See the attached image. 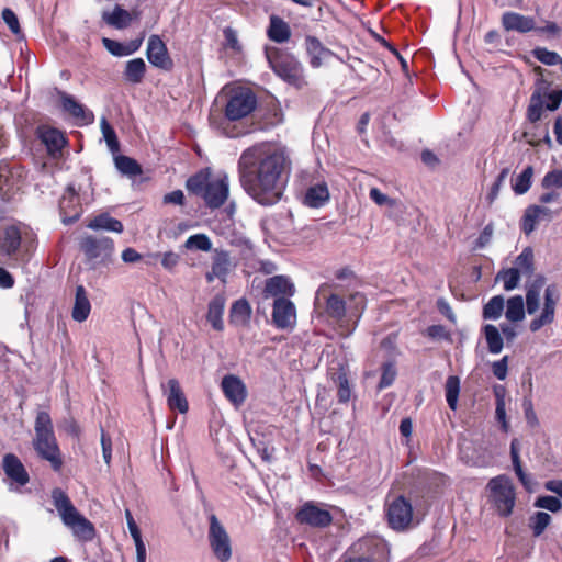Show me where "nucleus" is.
Masks as SVG:
<instances>
[{
	"label": "nucleus",
	"mask_w": 562,
	"mask_h": 562,
	"mask_svg": "<svg viewBox=\"0 0 562 562\" xmlns=\"http://www.w3.org/2000/svg\"><path fill=\"white\" fill-rule=\"evenodd\" d=\"M286 157L271 143L248 148V194L262 205L277 203L282 195L281 175Z\"/></svg>",
	"instance_id": "nucleus-1"
},
{
	"label": "nucleus",
	"mask_w": 562,
	"mask_h": 562,
	"mask_svg": "<svg viewBox=\"0 0 562 562\" xmlns=\"http://www.w3.org/2000/svg\"><path fill=\"white\" fill-rule=\"evenodd\" d=\"M525 290L526 308L522 296L514 295L505 303V317L510 323H518L525 319L526 312L529 315H536L529 323V330L537 333L542 327L553 324L560 301V291L557 284H547L543 274L527 280Z\"/></svg>",
	"instance_id": "nucleus-2"
},
{
	"label": "nucleus",
	"mask_w": 562,
	"mask_h": 562,
	"mask_svg": "<svg viewBox=\"0 0 562 562\" xmlns=\"http://www.w3.org/2000/svg\"><path fill=\"white\" fill-rule=\"evenodd\" d=\"M246 86L241 81L226 83L217 93L209 115L212 127L227 137L246 133Z\"/></svg>",
	"instance_id": "nucleus-3"
},
{
	"label": "nucleus",
	"mask_w": 562,
	"mask_h": 562,
	"mask_svg": "<svg viewBox=\"0 0 562 562\" xmlns=\"http://www.w3.org/2000/svg\"><path fill=\"white\" fill-rule=\"evenodd\" d=\"M336 289L337 284L335 283H322L315 294V308L319 311L321 315H325L336 323H341L347 313L350 318L358 319L366 307V296L360 292L350 294L349 300L353 305L347 308L345 300L336 293Z\"/></svg>",
	"instance_id": "nucleus-4"
},
{
	"label": "nucleus",
	"mask_w": 562,
	"mask_h": 562,
	"mask_svg": "<svg viewBox=\"0 0 562 562\" xmlns=\"http://www.w3.org/2000/svg\"><path fill=\"white\" fill-rule=\"evenodd\" d=\"M186 189L192 195L201 198L209 209H218L228 198V181L226 177L212 179V170L205 167L190 176Z\"/></svg>",
	"instance_id": "nucleus-5"
},
{
	"label": "nucleus",
	"mask_w": 562,
	"mask_h": 562,
	"mask_svg": "<svg viewBox=\"0 0 562 562\" xmlns=\"http://www.w3.org/2000/svg\"><path fill=\"white\" fill-rule=\"evenodd\" d=\"M35 436L32 445L37 456L47 462L55 472H60L64 467L63 453L57 442L50 415L38 412L34 425Z\"/></svg>",
	"instance_id": "nucleus-6"
},
{
	"label": "nucleus",
	"mask_w": 562,
	"mask_h": 562,
	"mask_svg": "<svg viewBox=\"0 0 562 562\" xmlns=\"http://www.w3.org/2000/svg\"><path fill=\"white\" fill-rule=\"evenodd\" d=\"M52 501L63 522L71 528L79 540L87 542L94 538L95 528L93 524L77 510L65 491L60 487L53 488Z\"/></svg>",
	"instance_id": "nucleus-7"
},
{
	"label": "nucleus",
	"mask_w": 562,
	"mask_h": 562,
	"mask_svg": "<svg viewBox=\"0 0 562 562\" xmlns=\"http://www.w3.org/2000/svg\"><path fill=\"white\" fill-rule=\"evenodd\" d=\"M282 121L278 101L272 95L258 100L248 89V134L269 130Z\"/></svg>",
	"instance_id": "nucleus-8"
},
{
	"label": "nucleus",
	"mask_w": 562,
	"mask_h": 562,
	"mask_svg": "<svg viewBox=\"0 0 562 562\" xmlns=\"http://www.w3.org/2000/svg\"><path fill=\"white\" fill-rule=\"evenodd\" d=\"M266 56L273 72L286 83L302 89L307 85L304 68L297 58L282 48H269Z\"/></svg>",
	"instance_id": "nucleus-9"
},
{
	"label": "nucleus",
	"mask_w": 562,
	"mask_h": 562,
	"mask_svg": "<svg viewBox=\"0 0 562 562\" xmlns=\"http://www.w3.org/2000/svg\"><path fill=\"white\" fill-rule=\"evenodd\" d=\"M386 542L376 537H364L355 542L340 562H385L389 558Z\"/></svg>",
	"instance_id": "nucleus-10"
},
{
	"label": "nucleus",
	"mask_w": 562,
	"mask_h": 562,
	"mask_svg": "<svg viewBox=\"0 0 562 562\" xmlns=\"http://www.w3.org/2000/svg\"><path fill=\"white\" fill-rule=\"evenodd\" d=\"M487 487L498 514L503 517L509 516L516 499L510 480L506 475H498L490 480Z\"/></svg>",
	"instance_id": "nucleus-11"
},
{
	"label": "nucleus",
	"mask_w": 562,
	"mask_h": 562,
	"mask_svg": "<svg viewBox=\"0 0 562 562\" xmlns=\"http://www.w3.org/2000/svg\"><path fill=\"white\" fill-rule=\"evenodd\" d=\"M80 250L88 261L106 265L114 252V241L110 237L88 235L80 240Z\"/></svg>",
	"instance_id": "nucleus-12"
},
{
	"label": "nucleus",
	"mask_w": 562,
	"mask_h": 562,
	"mask_svg": "<svg viewBox=\"0 0 562 562\" xmlns=\"http://www.w3.org/2000/svg\"><path fill=\"white\" fill-rule=\"evenodd\" d=\"M385 515L389 526L396 531L406 530L413 520V506L411 502L400 495L387 498L385 502Z\"/></svg>",
	"instance_id": "nucleus-13"
},
{
	"label": "nucleus",
	"mask_w": 562,
	"mask_h": 562,
	"mask_svg": "<svg viewBox=\"0 0 562 562\" xmlns=\"http://www.w3.org/2000/svg\"><path fill=\"white\" fill-rule=\"evenodd\" d=\"M209 520L207 538L212 552L220 562H227L232 557L229 536L215 514H211Z\"/></svg>",
	"instance_id": "nucleus-14"
},
{
	"label": "nucleus",
	"mask_w": 562,
	"mask_h": 562,
	"mask_svg": "<svg viewBox=\"0 0 562 562\" xmlns=\"http://www.w3.org/2000/svg\"><path fill=\"white\" fill-rule=\"evenodd\" d=\"M295 519L301 525H307L313 528H325L333 522L331 514L314 502H306L296 512Z\"/></svg>",
	"instance_id": "nucleus-15"
},
{
	"label": "nucleus",
	"mask_w": 562,
	"mask_h": 562,
	"mask_svg": "<svg viewBox=\"0 0 562 562\" xmlns=\"http://www.w3.org/2000/svg\"><path fill=\"white\" fill-rule=\"evenodd\" d=\"M22 244V231L20 224H11L0 231V257L5 260H18V254Z\"/></svg>",
	"instance_id": "nucleus-16"
},
{
	"label": "nucleus",
	"mask_w": 562,
	"mask_h": 562,
	"mask_svg": "<svg viewBox=\"0 0 562 562\" xmlns=\"http://www.w3.org/2000/svg\"><path fill=\"white\" fill-rule=\"evenodd\" d=\"M271 317L277 328H291L296 323V307L290 299L277 297L273 300Z\"/></svg>",
	"instance_id": "nucleus-17"
},
{
	"label": "nucleus",
	"mask_w": 562,
	"mask_h": 562,
	"mask_svg": "<svg viewBox=\"0 0 562 562\" xmlns=\"http://www.w3.org/2000/svg\"><path fill=\"white\" fill-rule=\"evenodd\" d=\"M146 56L148 61L165 71L173 68V60L170 57L167 46L159 35H151L148 38Z\"/></svg>",
	"instance_id": "nucleus-18"
},
{
	"label": "nucleus",
	"mask_w": 562,
	"mask_h": 562,
	"mask_svg": "<svg viewBox=\"0 0 562 562\" xmlns=\"http://www.w3.org/2000/svg\"><path fill=\"white\" fill-rule=\"evenodd\" d=\"M60 214L65 224H72L82 213L79 193L74 184H68L59 201Z\"/></svg>",
	"instance_id": "nucleus-19"
},
{
	"label": "nucleus",
	"mask_w": 562,
	"mask_h": 562,
	"mask_svg": "<svg viewBox=\"0 0 562 562\" xmlns=\"http://www.w3.org/2000/svg\"><path fill=\"white\" fill-rule=\"evenodd\" d=\"M61 109L69 114L77 125H88L94 122V114L83 104L79 103L72 95L59 92Z\"/></svg>",
	"instance_id": "nucleus-20"
},
{
	"label": "nucleus",
	"mask_w": 562,
	"mask_h": 562,
	"mask_svg": "<svg viewBox=\"0 0 562 562\" xmlns=\"http://www.w3.org/2000/svg\"><path fill=\"white\" fill-rule=\"evenodd\" d=\"M37 137L45 145L47 154L54 158L61 155V150L67 144L65 134L55 127L40 126Z\"/></svg>",
	"instance_id": "nucleus-21"
},
{
	"label": "nucleus",
	"mask_w": 562,
	"mask_h": 562,
	"mask_svg": "<svg viewBox=\"0 0 562 562\" xmlns=\"http://www.w3.org/2000/svg\"><path fill=\"white\" fill-rule=\"evenodd\" d=\"M295 285L288 276L279 274L270 277L266 280L263 296L265 297H286L290 299L295 294Z\"/></svg>",
	"instance_id": "nucleus-22"
},
{
	"label": "nucleus",
	"mask_w": 562,
	"mask_h": 562,
	"mask_svg": "<svg viewBox=\"0 0 562 562\" xmlns=\"http://www.w3.org/2000/svg\"><path fill=\"white\" fill-rule=\"evenodd\" d=\"M161 387L170 411H177L180 414H186L189 411L188 400L177 379H169Z\"/></svg>",
	"instance_id": "nucleus-23"
},
{
	"label": "nucleus",
	"mask_w": 562,
	"mask_h": 562,
	"mask_svg": "<svg viewBox=\"0 0 562 562\" xmlns=\"http://www.w3.org/2000/svg\"><path fill=\"white\" fill-rule=\"evenodd\" d=\"M2 469L7 477L18 486H24L30 482V475L14 453H7L2 459Z\"/></svg>",
	"instance_id": "nucleus-24"
},
{
	"label": "nucleus",
	"mask_w": 562,
	"mask_h": 562,
	"mask_svg": "<svg viewBox=\"0 0 562 562\" xmlns=\"http://www.w3.org/2000/svg\"><path fill=\"white\" fill-rule=\"evenodd\" d=\"M552 218V211L543 205H530L525 210L521 218V229L526 235H530L540 221Z\"/></svg>",
	"instance_id": "nucleus-25"
},
{
	"label": "nucleus",
	"mask_w": 562,
	"mask_h": 562,
	"mask_svg": "<svg viewBox=\"0 0 562 562\" xmlns=\"http://www.w3.org/2000/svg\"><path fill=\"white\" fill-rule=\"evenodd\" d=\"M265 229L276 240L284 241L292 229V221L289 215L279 214L263 222Z\"/></svg>",
	"instance_id": "nucleus-26"
},
{
	"label": "nucleus",
	"mask_w": 562,
	"mask_h": 562,
	"mask_svg": "<svg viewBox=\"0 0 562 562\" xmlns=\"http://www.w3.org/2000/svg\"><path fill=\"white\" fill-rule=\"evenodd\" d=\"M502 25L506 31L527 33L536 30L535 19L517 12H505L502 15Z\"/></svg>",
	"instance_id": "nucleus-27"
},
{
	"label": "nucleus",
	"mask_w": 562,
	"mask_h": 562,
	"mask_svg": "<svg viewBox=\"0 0 562 562\" xmlns=\"http://www.w3.org/2000/svg\"><path fill=\"white\" fill-rule=\"evenodd\" d=\"M222 390L224 395L235 406H239L245 400V385L243 381L235 375H225L222 380Z\"/></svg>",
	"instance_id": "nucleus-28"
},
{
	"label": "nucleus",
	"mask_w": 562,
	"mask_h": 562,
	"mask_svg": "<svg viewBox=\"0 0 562 562\" xmlns=\"http://www.w3.org/2000/svg\"><path fill=\"white\" fill-rule=\"evenodd\" d=\"M305 46L310 56V64L313 68L321 67L323 61L331 55V52L324 47L315 36H307L305 38Z\"/></svg>",
	"instance_id": "nucleus-29"
},
{
	"label": "nucleus",
	"mask_w": 562,
	"mask_h": 562,
	"mask_svg": "<svg viewBox=\"0 0 562 562\" xmlns=\"http://www.w3.org/2000/svg\"><path fill=\"white\" fill-rule=\"evenodd\" d=\"M134 16L131 12L123 9L121 5L115 4L112 12L104 11L102 20L110 26L117 30L126 29L131 25Z\"/></svg>",
	"instance_id": "nucleus-30"
},
{
	"label": "nucleus",
	"mask_w": 562,
	"mask_h": 562,
	"mask_svg": "<svg viewBox=\"0 0 562 562\" xmlns=\"http://www.w3.org/2000/svg\"><path fill=\"white\" fill-rule=\"evenodd\" d=\"M225 307V297L222 294H216L209 303L206 319L213 329L221 331L224 328L223 313Z\"/></svg>",
	"instance_id": "nucleus-31"
},
{
	"label": "nucleus",
	"mask_w": 562,
	"mask_h": 562,
	"mask_svg": "<svg viewBox=\"0 0 562 562\" xmlns=\"http://www.w3.org/2000/svg\"><path fill=\"white\" fill-rule=\"evenodd\" d=\"M91 304L88 299L86 289L83 285H77L75 303L71 312V316L76 322H85L90 314Z\"/></svg>",
	"instance_id": "nucleus-32"
},
{
	"label": "nucleus",
	"mask_w": 562,
	"mask_h": 562,
	"mask_svg": "<svg viewBox=\"0 0 562 562\" xmlns=\"http://www.w3.org/2000/svg\"><path fill=\"white\" fill-rule=\"evenodd\" d=\"M329 200V191L325 182L310 187L304 196V203L310 207H321Z\"/></svg>",
	"instance_id": "nucleus-33"
},
{
	"label": "nucleus",
	"mask_w": 562,
	"mask_h": 562,
	"mask_svg": "<svg viewBox=\"0 0 562 562\" xmlns=\"http://www.w3.org/2000/svg\"><path fill=\"white\" fill-rule=\"evenodd\" d=\"M268 36L276 43L288 42L291 37V29L289 24L277 15L270 16Z\"/></svg>",
	"instance_id": "nucleus-34"
},
{
	"label": "nucleus",
	"mask_w": 562,
	"mask_h": 562,
	"mask_svg": "<svg viewBox=\"0 0 562 562\" xmlns=\"http://www.w3.org/2000/svg\"><path fill=\"white\" fill-rule=\"evenodd\" d=\"M146 64L143 58L137 57L126 63L123 71L125 81L137 85L140 83L146 75Z\"/></svg>",
	"instance_id": "nucleus-35"
},
{
	"label": "nucleus",
	"mask_w": 562,
	"mask_h": 562,
	"mask_svg": "<svg viewBox=\"0 0 562 562\" xmlns=\"http://www.w3.org/2000/svg\"><path fill=\"white\" fill-rule=\"evenodd\" d=\"M87 227L94 231L105 229L115 233H122L124 229L122 222L110 216L108 213H102L91 218L87 223Z\"/></svg>",
	"instance_id": "nucleus-36"
},
{
	"label": "nucleus",
	"mask_w": 562,
	"mask_h": 562,
	"mask_svg": "<svg viewBox=\"0 0 562 562\" xmlns=\"http://www.w3.org/2000/svg\"><path fill=\"white\" fill-rule=\"evenodd\" d=\"M514 268L524 277L531 280L537 274L535 272L533 251L530 247H526L515 259Z\"/></svg>",
	"instance_id": "nucleus-37"
},
{
	"label": "nucleus",
	"mask_w": 562,
	"mask_h": 562,
	"mask_svg": "<svg viewBox=\"0 0 562 562\" xmlns=\"http://www.w3.org/2000/svg\"><path fill=\"white\" fill-rule=\"evenodd\" d=\"M125 517L130 533L135 542L137 562H146V547L142 539L140 530L130 509H125Z\"/></svg>",
	"instance_id": "nucleus-38"
},
{
	"label": "nucleus",
	"mask_w": 562,
	"mask_h": 562,
	"mask_svg": "<svg viewBox=\"0 0 562 562\" xmlns=\"http://www.w3.org/2000/svg\"><path fill=\"white\" fill-rule=\"evenodd\" d=\"M330 380L337 386V396L340 403L349 402L351 397V389L347 378V373L342 368L330 372Z\"/></svg>",
	"instance_id": "nucleus-39"
},
{
	"label": "nucleus",
	"mask_w": 562,
	"mask_h": 562,
	"mask_svg": "<svg viewBox=\"0 0 562 562\" xmlns=\"http://www.w3.org/2000/svg\"><path fill=\"white\" fill-rule=\"evenodd\" d=\"M483 334L491 353L497 355L503 350L504 341L498 328L492 324L483 327Z\"/></svg>",
	"instance_id": "nucleus-40"
},
{
	"label": "nucleus",
	"mask_w": 562,
	"mask_h": 562,
	"mask_svg": "<svg viewBox=\"0 0 562 562\" xmlns=\"http://www.w3.org/2000/svg\"><path fill=\"white\" fill-rule=\"evenodd\" d=\"M552 517L546 512H536L528 519V527L530 528L535 538L540 537L544 530L550 526Z\"/></svg>",
	"instance_id": "nucleus-41"
},
{
	"label": "nucleus",
	"mask_w": 562,
	"mask_h": 562,
	"mask_svg": "<svg viewBox=\"0 0 562 562\" xmlns=\"http://www.w3.org/2000/svg\"><path fill=\"white\" fill-rule=\"evenodd\" d=\"M115 167L122 175L128 177H137L143 173L142 166L134 158L124 155L115 157Z\"/></svg>",
	"instance_id": "nucleus-42"
},
{
	"label": "nucleus",
	"mask_w": 562,
	"mask_h": 562,
	"mask_svg": "<svg viewBox=\"0 0 562 562\" xmlns=\"http://www.w3.org/2000/svg\"><path fill=\"white\" fill-rule=\"evenodd\" d=\"M510 457H512L514 471H515L518 480L526 488H529L530 479L522 470L520 457H519V440L516 438L513 439L510 442Z\"/></svg>",
	"instance_id": "nucleus-43"
},
{
	"label": "nucleus",
	"mask_w": 562,
	"mask_h": 562,
	"mask_svg": "<svg viewBox=\"0 0 562 562\" xmlns=\"http://www.w3.org/2000/svg\"><path fill=\"white\" fill-rule=\"evenodd\" d=\"M504 308V297L502 295H495L483 306V318L496 321L502 316Z\"/></svg>",
	"instance_id": "nucleus-44"
},
{
	"label": "nucleus",
	"mask_w": 562,
	"mask_h": 562,
	"mask_svg": "<svg viewBox=\"0 0 562 562\" xmlns=\"http://www.w3.org/2000/svg\"><path fill=\"white\" fill-rule=\"evenodd\" d=\"M533 176L532 166L526 167L521 173H519L512 183V188L516 194H525L531 187Z\"/></svg>",
	"instance_id": "nucleus-45"
},
{
	"label": "nucleus",
	"mask_w": 562,
	"mask_h": 562,
	"mask_svg": "<svg viewBox=\"0 0 562 562\" xmlns=\"http://www.w3.org/2000/svg\"><path fill=\"white\" fill-rule=\"evenodd\" d=\"M521 274L514 268L502 269L497 276L496 280L503 282V286L505 291H512L519 285Z\"/></svg>",
	"instance_id": "nucleus-46"
},
{
	"label": "nucleus",
	"mask_w": 562,
	"mask_h": 562,
	"mask_svg": "<svg viewBox=\"0 0 562 562\" xmlns=\"http://www.w3.org/2000/svg\"><path fill=\"white\" fill-rule=\"evenodd\" d=\"M546 108L542 94L539 91L532 93L530 103L527 109V116L531 123H536L541 119L542 111Z\"/></svg>",
	"instance_id": "nucleus-47"
},
{
	"label": "nucleus",
	"mask_w": 562,
	"mask_h": 562,
	"mask_svg": "<svg viewBox=\"0 0 562 562\" xmlns=\"http://www.w3.org/2000/svg\"><path fill=\"white\" fill-rule=\"evenodd\" d=\"M229 324L232 325H246V297L243 296L237 300L229 311Z\"/></svg>",
	"instance_id": "nucleus-48"
},
{
	"label": "nucleus",
	"mask_w": 562,
	"mask_h": 562,
	"mask_svg": "<svg viewBox=\"0 0 562 562\" xmlns=\"http://www.w3.org/2000/svg\"><path fill=\"white\" fill-rule=\"evenodd\" d=\"M446 400L451 409L457 408L458 396L460 392V381L458 376L451 375L446 381Z\"/></svg>",
	"instance_id": "nucleus-49"
},
{
	"label": "nucleus",
	"mask_w": 562,
	"mask_h": 562,
	"mask_svg": "<svg viewBox=\"0 0 562 562\" xmlns=\"http://www.w3.org/2000/svg\"><path fill=\"white\" fill-rule=\"evenodd\" d=\"M102 44L108 49L109 53H111L114 56H119V57L131 55L138 47V46H135L133 48H130V47L123 45L122 43L111 40V38H108V37L102 38Z\"/></svg>",
	"instance_id": "nucleus-50"
},
{
	"label": "nucleus",
	"mask_w": 562,
	"mask_h": 562,
	"mask_svg": "<svg viewBox=\"0 0 562 562\" xmlns=\"http://www.w3.org/2000/svg\"><path fill=\"white\" fill-rule=\"evenodd\" d=\"M187 249H199L202 251H209L212 248V243L205 234H195L190 236L186 243Z\"/></svg>",
	"instance_id": "nucleus-51"
},
{
	"label": "nucleus",
	"mask_w": 562,
	"mask_h": 562,
	"mask_svg": "<svg viewBox=\"0 0 562 562\" xmlns=\"http://www.w3.org/2000/svg\"><path fill=\"white\" fill-rule=\"evenodd\" d=\"M535 507L543 508L551 513H559L562 509V503L561 499L555 496L544 495L539 496L535 501Z\"/></svg>",
	"instance_id": "nucleus-52"
},
{
	"label": "nucleus",
	"mask_w": 562,
	"mask_h": 562,
	"mask_svg": "<svg viewBox=\"0 0 562 562\" xmlns=\"http://www.w3.org/2000/svg\"><path fill=\"white\" fill-rule=\"evenodd\" d=\"M101 130L109 148L111 150H117L120 143L116 133L105 119L101 121Z\"/></svg>",
	"instance_id": "nucleus-53"
},
{
	"label": "nucleus",
	"mask_w": 562,
	"mask_h": 562,
	"mask_svg": "<svg viewBox=\"0 0 562 562\" xmlns=\"http://www.w3.org/2000/svg\"><path fill=\"white\" fill-rule=\"evenodd\" d=\"M541 187L546 190L562 188V169L549 171L541 180Z\"/></svg>",
	"instance_id": "nucleus-54"
},
{
	"label": "nucleus",
	"mask_w": 562,
	"mask_h": 562,
	"mask_svg": "<svg viewBox=\"0 0 562 562\" xmlns=\"http://www.w3.org/2000/svg\"><path fill=\"white\" fill-rule=\"evenodd\" d=\"M544 100L546 109L550 111H554L560 106L562 101V90L553 89L544 94H542Z\"/></svg>",
	"instance_id": "nucleus-55"
},
{
	"label": "nucleus",
	"mask_w": 562,
	"mask_h": 562,
	"mask_svg": "<svg viewBox=\"0 0 562 562\" xmlns=\"http://www.w3.org/2000/svg\"><path fill=\"white\" fill-rule=\"evenodd\" d=\"M2 19L13 34L19 35L21 33L20 23L13 10L4 8L2 10Z\"/></svg>",
	"instance_id": "nucleus-56"
},
{
	"label": "nucleus",
	"mask_w": 562,
	"mask_h": 562,
	"mask_svg": "<svg viewBox=\"0 0 562 562\" xmlns=\"http://www.w3.org/2000/svg\"><path fill=\"white\" fill-rule=\"evenodd\" d=\"M396 369L393 363H385L383 366L382 375L379 382L380 389L389 387L395 380Z\"/></svg>",
	"instance_id": "nucleus-57"
},
{
	"label": "nucleus",
	"mask_w": 562,
	"mask_h": 562,
	"mask_svg": "<svg viewBox=\"0 0 562 562\" xmlns=\"http://www.w3.org/2000/svg\"><path fill=\"white\" fill-rule=\"evenodd\" d=\"M250 267L263 274H272L278 270L277 265L270 260H251Z\"/></svg>",
	"instance_id": "nucleus-58"
},
{
	"label": "nucleus",
	"mask_w": 562,
	"mask_h": 562,
	"mask_svg": "<svg viewBox=\"0 0 562 562\" xmlns=\"http://www.w3.org/2000/svg\"><path fill=\"white\" fill-rule=\"evenodd\" d=\"M493 374L501 381L505 380L508 371V356H504L501 360L493 362Z\"/></svg>",
	"instance_id": "nucleus-59"
},
{
	"label": "nucleus",
	"mask_w": 562,
	"mask_h": 562,
	"mask_svg": "<svg viewBox=\"0 0 562 562\" xmlns=\"http://www.w3.org/2000/svg\"><path fill=\"white\" fill-rule=\"evenodd\" d=\"M61 427L65 430V432L71 436L72 438H80L81 428L74 417L64 419Z\"/></svg>",
	"instance_id": "nucleus-60"
},
{
	"label": "nucleus",
	"mask_w": 562,
	"mask_h": 562,
	"mask_svg": "<svg viewBox=\"0 0 562 562\" xmlns=\"http://www.w3.org/2000/svg\"><path fill=\"white\" fill-rule=\"evenodd\" d=\"M101 447L104 462L110 464L112 459V439L103 429H101Z\"/></svg>",
	"instance_id": "nucleus-61"
},
{
	"label": "nucleus",
	"mask_w": 562,
	"mask_h": 562,
	"mask_svg": "<svg viewBox=\"0 0 562 562\" xmlns=\"http://www.w3.org/2000/svg\"><path fill=\"white\" fill-rule=\"evenodd\" d=\"M212 273L224 280L228 272V261L225 258H216L212 263Z\"/></svg>",
	"instance_id": "nucleus-62"
},
{
	"label": "nucleus",
	"mask_w": 562,
	"mask_h": 562,
	"mask_svg": "<svg viewBox=\"0 0 562 562\" xmlns=\"http://www.w3.org/2000/svg\"><path fill=\"white\" fill-rule=\"evenodd\" d=\"M225 38V46L235 52H241V46L238 43L237 34L232 27H226L223 31Z\"/></svg>",
	"instance_id": "nucleus-63"
},
{
	"label": "nucleus",
	"mask_w": 562,
	"mask_h": 562,
	"mask_svg": "<svg viewBox=\"0 0 562 562\" xmlns=\"http://www.w3.org/2000/svg\"><path fill=\"white\" fill-rule=\"evenodd\" d=\"M496 419L501 423L504 431L508 430V422L506 418V402L505 400L498 398V403H496L495 408Z\"/></svg>",
	"instance_id": "nucleus-64"
}]
</instances>
